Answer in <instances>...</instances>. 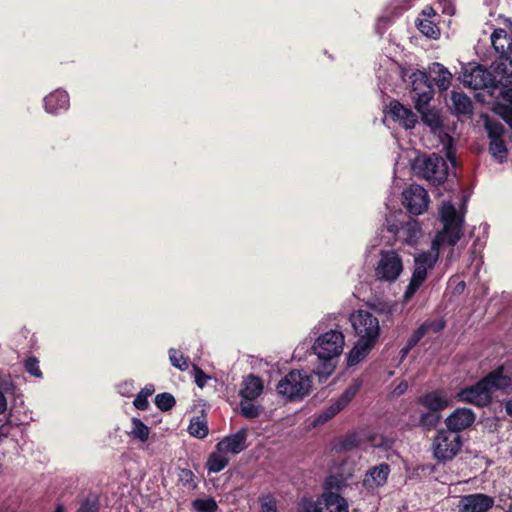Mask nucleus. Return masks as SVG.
I'll return each mask as SVG.
<instances>
[{
  "label": "nucleus",
  "instance_id": "nucleus-1",
  "mask_svg": "<svg viewBox=\"0 0 512 512\" xmlns=\"http://www.w3.org/2000/svg\"><path fill=\"white\" fill-rule=\"evenodd\" d=\"M505 370V366L501 364L475 384L462 388L458 393L459 400L484 408L493 402L495 391L510 394L512 392V375L505 373Z\"/></svg>",
  "mask_w": 512,
  "mask_h": 512
},
{
  "label": "nucleus",
  "instance_id": "nucleus-2",
  "mask_svg": "<svg viewBox=\"0 0 512 512\" xmlns=\"http://www.w3.org/2000/svg\"><path fill=\"white\" fill-rule=\"evenodd\" d=\"M411 98L415 102V109L421 115L423 123L433 131L441 130L443 121L437 110L431 109L430 101L434 96L432 81L425 71L416 70L411 76Z\"/></svg>",
  "mask_w": 512,
  "mask_h": 512
},
{
  "label": "nucleus",
  "instance_id": "nucleus-3",
  "mask_svg": "<svg viewBox=\"0 0 512 512\" xmlns=\"http://www.w3.org/2000/svg\"><path fill=\"white\" fill-rule=\"evenodd\" d=\"M344 346V335L337 330H330L321 334L314 342L312 349L318 356L319 364L314 370L320 382H325L334 372L335 359L342 353Z\"/></svg>",
  "mask_w": 512,
  "mask_h": 512
},
{
  "label": "nucleus",
  "instance_id": "nucleus-4",
  "mask_svg": "<svg viewBox=\"0 0 512 512\" xmlns=\"http://www.w3.org/2000/svg\"><path fill=\"white\" fill-rule=\"evenodd\" d=\"M333 488H339V483L336 477L329 476L324 483V492L317 500L310 497L301 499L299 512H348L347 500L340 494L332 492Z\"/></svg>",
  "mask_w": 512,
  "mask_h": 512
},
{
  "label": "nucleus",
  "instance_id": "nucleus-5",
  "mask_svg": "<svg viewBox=\"0 0 512 512\" xmlns=\"http://www.w3.org/2000/svg\"><path fill=\"white\" fill-rule=\"evenodd\" d=\"M313 384L312 374L306 370H291L277 384L276 389L289 401L302 400L307 396Z\"/></svg>",
  "mask_w": 512,
  "mask_h": 512
},
{
  "label": "nucleus",
  "instance_id": "nucleus-6",
  "mask_svg": "<svg viewBox=\"0 0 512 512\" xmlns=\"http://www.w3.org/2000/svg\"><path fill=\"white\" fill-rule=\"evenodd\" d=\"M413 169L431 185L439 186L448 177V165L443 157L436 153L416 158Z\"/></svg>",
  "mask_w": 512,
  "mask_h": 512
},
{
  "label": "nucleus",
  "instance_id": "nucleus-7",
  "mask_svg": "<svg viewBox=\"0 0 512 512\" xmlns=\"http://www.w3.org/2000/svg\"><path fill=\"white\" fill-rule=\"evenodd\" d=\"M463 446V438L460 434L449 429H440L433 438V456L438 462L452 461Z\"/></svg>",
  "mask_w": 512,
  "mask_h": 512
},
{
  "label": "nucleus",
  "instance_id": "nucleus-8",
  "mask_svg": "<svg viewBox=\"0 0 512 512\" xmlns=\"http://www.w3.org/2000/svg\"><path fill=\"white\" fill-rule=\"evenodd\" d=\"M444 228L439 232L432 243L433 249H439L443 244L454 247L463 236V218L456 212L454 206L450 205L442 213Z\"/></svg>",
  "mask_w": 512,
  "mask_h": 512
},
{
  "label": "nucleus",
  "instance_id": "nucleus-9",
  "mask_svg": "<svg viewBox=\"0 0 512 512\" xmlns=\"http://www.w3.org/2000/svg\"><path fill=\"white\" fill-rule=\"evenodd\" d=\"M358 340L376 345L380 336L379 320L369 311L358 310L350 316Z\"/></svg>",
  "mask_w": 512,
  "mask_h": 512
},
{
  "label": "nucleus",
  "instance_id": "nucleus-10",
  "mask_svg": "<svg viewBox=\"0 0 512 512\" xmlns=\"http://www.w3.org/2000/svg\"><path fill=\"white\" fill-rule=\"evenodd\" d=\"M437 262V254L422 252L414 257V270L409 284L404 292V300H410L427 278L428 270L434 268Z\"/></svg>",
  "mask_w": 512,
  "mask_h": 512
},
{
  "label": "nucleus",
  "instance_id": "nucleus-11",
  "mask_svg": "<svg viewBox=\"0 0 512 512\" xmlns=\"http://www.w3.org/2000/svg\"><path fill=\"white\" fill-rule=\"evenodd\" d=\"M402 271L403 262L396 251L381 252L380 260L375 268V276L378 280L392 283L398 279Z\"/></svg>",
  "mask_w": 512,
  "mask_h": 512
},
{
  "label": "nucleus",
  "instance_id": "nucleus-12",
  "mask_svg": "<svg viewBox=\"0 0 512 512\" xmlns=\"http://www.w3.org/2000/svg\"><path fill=\"white\" fill-rule=\"evenodd\" d=\"M427 191L419 185H412L403 191V204L413 215L422 214L428 207Z\"/></svg>",
  "mask_w": 512,
  "mask_h": 512
},
{
  "label": "nucleus",
  "instance_id": "nucleus-13",
  "mask_svg": "<svg viewBox=\"0 0 512 512\" xmlns=\"http://www.w3.org/2000/svg\"><path fill=\"white\" fill-rule=\"evenodd\" d=\"M494 505V497L484 493H473L460 498L458 510L459 512H488Z\"/></svg>",
  "mask_w": 512,
  "mask_h": 512
},
{
  "label": "nucleus",
  "instance_id": "nucleus-14",
  "mask_svg": "<svg viewBox=\"0 0 512 512\" xmlns=\"http://www.w3.org/2000/svg\"><path fill=\"white\" fill-rule=\"evenodd\" d=\"M248 429L241 428L239 431L233 434H229L222 438L216 444V450L219 452L239 454L248 447L247 443Z\"/></svg>",
  "mask_w": 512,
  "mask_h": 512
},
{
  "label": "nucleus",
  "instance_id": "nucleus-15",
  "mask_svg": "<svg viewBox=\"0 0 512 512\" xmlns=\"http://www.w3.org/2000/svg\"><path fill=\"white\" fill-rule=\"evenodd\" d=\"M387 113L393 121L398 122L405 129H413L418 122L417 115L398 100H392L389 103Z\"/></svg>",
  "mask_w": 512,
  "mask_h": 512
},
{
  "label": "nucleus",
  "instance_id": "nucleus-16",
  "mask_svg": "<svg viewBox=\"0 0 512 512\" xmlns=\"http://www.w3.org/2000/svg\"><path fill=\"white\" fill-rule=\"evenodd\" d=\"M475 413L468 408H457L445 420L447 429L458 433L470 427L475 421Z\"/></svg>",
  "mask_w": 512,
  "mask_h": 512
},
{
  "label": "nucleus",
  "instance_id": "nucleus-17",
  "mask_svg": "<svg viewBox=\"0 0 512 512\" xmlns=\"http://www.w3.org/2000/svg\"><path fill=\"white\" fill-rule=\"evenodd\" d=\"M466 80L467 84L473 89L497 88V83L494 78V71L490 72L482 66H477L472 69Z\"/></svg>",
  "mask_w": 512,
  "mask_h": 512
},
{
  "label": "nucleus",
  "instance_id": "nucleus-18",
  "mask_svg": "<svg viewBox=\"0 0 512 512\" xmlns=\"http://www.w3.org/2000/svg\"><path fill=\"white\" fill-rule=\"evenodd\" d=\"M416 402L417 404L427 408L429 411L436 413L446 409L449 405L448 398L441 390L427 392L419 396Z\"/></svg>",
  "mask_w": 512,
  "mask_h": 512
},
{
  "label": "nucleus",
  "instance_id": "nucleus-19",
  "mask_svg": "<svg viewBox=\"0 0 512 512\" xmlns=\"http://www.w3.org/2000/svg\"><path fill=\"white\" fill-rule=\"evenodd\" d=\"M491 43L499 59L509 60L512 57V41L505 29H495L491 34Z\"/></svg>",
  "mask_w": 512,
  "mask_h": 512
},
{
  "label": "nucleus",
  "instance_id": "nucleus-20",
  "mask_svg": "<svg viewBox=\"0 0 512 512\" xmlns=\"http://www.w3.org/2000/svg\"><path fill=\"white\" fill-rule=\"evenodd\" d=\"M69 95L66 91L57 89L44 98V107L48 113L57 114L69 107Z\"/></svg>",
  "mask_w": 512,
  "mask_h": 512
},
{
  "label": "nucleus",
  "instance_id": "nucleus-21",
  "mask_svg": "<svg viewBox=\"0 0 512 512\" xmlns=\"http://www.w3.org/2000/svg\"><path fill=\"white\" fill-rule=\"evenodd\" d=\"M263 391V382L259 376L250 374L243 381L239 395L243 400L253 401L261 395Z\"/></svg>",
  "mask_w": 512,
  "mask_h": 512
},
{
  "label": "nucleus",
  "instance_id": "nucleus-22",
  "mask_svg": "<svg viewBox=\"0 0 512 512\" xmlns=\"http://www.w3.org/2000/svg\"><path fill=\"white\" fill-rule=\"evenodd\" d=\"M449 109L453 115H470L473 112L471 99L464 92L452 91Z\"/></svg>",
  "mask_w": 512,
  "mask_h": 512
},
{
  "label": "nucleus",
  "instance_id": "nucleus-23",
  "mask_svg": "<svg viewBox=\"0 0 512 512\" xmlns=\"http://www.w3.org/2000/svg\"><path fill=\"white\" fill-rule=\"evenodd\" d=\"M493 71L497 88H508L512 85V57L509 60L499 59Z\"/></svg>",
  "mask_w": 512,
  "mask_h": 512
},
{
  "label": "nucleus",
  "instance_id": "nucleus-24",
  "mask_svg": "<svg viewBox=\"0 0 512 512\" xmlns=\"http://www.w3.org/2000/svg\"><path fill=\"white\" fill-rule=\"evenodd\" d=\"M390 473V466L387 463H381L368 470L364 478V485L372 487L383 486L388 479Z\"/></svg>",
  "mask_w": 512,
  "mask_h": 512
},
{
  "label": "nucleus",
  "instance_id": "nucleus-25",
  "mask_svg": "<svg viewBox=\"0 0 512 512\" xmlns=\"http://www.w3.org/2000/svg\"><path fill=\"white\" fill-rule=\"evenodd\" d=\"M374 347L375 345L373 344L357 340L346 357L347 367L358 365L369 355Z\"/></svg>",
  "mask_w": 512,
  "mask_h": 512
},
{
  "label": "nucleus",
  "instance_id": "nucleus-26",
  "mask_svg": "<svg viewBox=\"0 0 512 512\" xmlns=\"http://www.w3.org/2000/svg\"><path fill=\"white\" fill-rule=\"evenodd\" d=\"M430 72L435 74L433 81L439 88V90L446 91L451 85L452 74L451 72L441 63L434 62L430 67Z\"/></svg>",
  "mask_w": 512,
  "mask_h": 512
},
{
  "label": "nucleus",
  "instance_id": "nucleus-27",
  "mask_svg": "<svg viewBox=\"0 0 512 512\" xmlns=\"http://www.w3.org/2000/svg\"><path fill=\"white\" fill-rule=\"evenodd\" d=\"M225 452L214 450L207 459L206 467L209 473H219L225 469L229 463V458L226 457Z\"/></svg>",
  "mask_w": 512,
  "mask_h": 512
},
{
  "label": "nucleus",
  "instance_id": "nucleus-28",
  "mask_svg": "<svg viewBox=\"0 0 512 512\" xmlns=\"http://www.w3.org/2000/svg\"><path fill=\"white\" fill-rule=\"evenodd\" d=\"M362 387L361 379H354L353 382L344 390V392L336 399L343 409L352 401Z\"/></svg>",
  "mask_w": 512,
  "mask_h": 512
},
{
  "label": "nucleus",
  "instance_id": "nucleus-29",
  "mask_svg": "<svg viewBox=\"0 0 512 512\" xmlns=\"http://www.w3.org/2000/svg\"><path fill=\"white\" fill-rule=\"evenodd\" d=\"M132 428L128 435L134 439L144 443L149 439L150 429L139 418L133 417L131 419Z\"/></svg>",
  "mask_w": 512,
  "mask_h": 512
},
{
  "label": "nucleus",
  "instance_id": "nucleus-30",
  "mask_svg": "<svg viewBox=\"0 0 512 512\" xmlns=\"http://www.w3.org/2000/svg\"><path fill=\"white\" fill-rule=\"evenodd\" d=\"M188 431L191 436L199 439L205 438L209 433L206 420L198 416L191 419Z\"/></svg>",
  "mask_w": 512,
  "mask_h": 512
},
{
  "label": "nucleus",
  "instance_id": "nucleus-31",
  "mask_svg": "<svg viewBox=\"0 0 512 512\" xmlns=\"http://www.w3.org/2000/svg\"><path fill=\"white\" fill-rule=\"evenodd\" d=\"M192 509L195 512H216L218 504L213 497L196 498L191 502Z\"/></svg>",
  "mask_w": 512,
  "mask_h": 512
},
{
  "label": "nucleus",
  "instance_id": "nucleus-32",
  "mask_svg": "<svg viewBox=\"0 0 512 512\" xmlns=\"http://www.w3.org/2000/svg\"><path fill=\"white\" fill-rule=\"evenodd\" d=\"M418 30L428 38L438 39L440 36L439 27L430 19H418L417 23Z\"/></svg>",
  "mask_w": 512,
  "mask_h": 512
},
{
  "label": "nucleus",
  "instance_id": "nucleus-33",
  "mask_svg": "<svg viewBox=\"0 0 512 512\" xmlns=\"http://www.w3.org/2000/svg\"><path fill=\"white\" fill-rule=\"evenodd\" d=\"M440 419L441 416L439 413L428 410L427 412H424L420 415L417 425L421 427L423 430L430 431L431 429L437 426Z\"/></svg>",
  "mask_w": 512,
  "mask_h": 512
},
{
  "label": "nucleus",
  "instance_id": "nucleus-34",
  "mask_svg": "<svg viewBox=\"0 0 512 512\" xmlns=\"http://www.w3.org/2000/svg\"><path fill=\"white\" fill-rule=\"evenodd\" d=\"M489 151L499 162L506 160L508 150L503 139L490 140Z\"/></svg>",
  "mask_w": 512,
  "mask_h": 512
},
{
  "label": "nucleus",
  "instance_id": "nucleus-35",
  "mask_svg": "<svg viewBox=\"0 0 512 512\" xmlns=\"http://www.w3.org/2000/svg\"><path fill=\"white\" fill-rule=\"evenodd\" d=\"M175 404V397L171 393L162 392L155 396V405L163 412L170 411Z\"/></svg>",
  "mask_w": 512,
  "mask_h": 512
},
{
  "label": "nucleus",
  "instance_id": "nucleus-36",
  "mask_svg": "<svg viewBox=\"0 0 512 512\" xmlns=\"http://www.w3.org/2000/svg\"><path fill=\"white\" fill-rule=\"evenodd\" d=\"M359 446L358 436L354 433L344 436L336 445V449L339 452L351 451Z\"/></svg>",
  "mask_w": 512,
  "mask_h": 512
},
{
  "label": "nucleus",
  "instance_id": "nucleus-37",
  "mask_svg": "<svg viewBox=\"0 0 512 512\" xmlns=\"http://www.w3.org/2000/svg\"><path fill=\"white\" fill-rule=\"evenodd\" d=\"M485 128L490 140L503 139L505 128L501 123L496 121H486Z\"/></svg>",
  "mask_w": 512,
  "mask_h": 512
},
{
  "label": "nucleus",
  "instance_id": "nucleus-38",
  "mask_svg": "<svg viewBox=\"0 0 512 512\" xmlns=\"http://www.w3.org/2000/svg\"><path fill=\"white\" fill-rule=\"evenodd\" d=\"M169 359L171 364L181 371L188 369V359L184 357L183 353L175 348L169 350Z\"/></svg>",
  "mask_w": 512,
  "mask_h": 512
},
{
  "label": "nucleus",
  "instance_id": "nucleus-39",
  "mask_svg": "<svg viewBox=\"0 0 512 512\" xmlns=\"http://www.w3.org/2000/svg\"><path fill=\"white\" fill-rule=\"evenodd\" d=\"M343 408L334 401L331 405L325 408L323 412H321L317 418L316 423L318 424H324L325 422L332 419L334 416H336Z\"/></svg>",
  "mask_w": 512,
  "mask_h": 512
},
{
  "label": "nucleus",
  "instance_id": "nucleus-40",
  "mask_svg": "<svg viewBox=\"0 0 512 512\" xmlns=\"http://www.w3.org/2000/svg\"><path fill=\"white\" fill-rule=\"evenodd\" d=\"M446 320L444 318L439 319H427L421 326L424 328L426 334L428 333H439L446 327Z\"/></svg>",
  "mask_w": 512,
  "mask_h": 512
},
{
  "label": "nucleus",
  "instance_id": "nucleus-41",
  "mask_svg": "<svg viewBox=\"0 0 512 512\" xmlns=\"http://www.w3.org/2000/svg\"><path fill=\"white\" fill-rule=\"evenodd\" d=\"M241 414L247 419H255L260 415V408L253 404L251 401L241 400L240 403Z\"/></svg>",
  "mask_w": 512,
  "mask_h": 512
},
{
  "label": "nucleus",
  "instance_id": "nucleus-42",
  "mask_svg": "<svg viewBox=\"0 0 512 512\" xmlns=\"http://www.w3.org/2000/svg\"><path fill=\"white\" fill-rule=\"evenodd\" d=\"M397 305L395 303L389 302H378L371 306V308L378 314L384 315L387 320L393 315L396 311Z\"/></svg>",
  "mask_w": 512,
  "mask_h": 512
},
{
  "label": "nucleus",
  "instance_id": "nucleus-43",
  "mask_svg": "<svg viewBox=\"0 0 512 512\" xmlns=\"http://www.w3.org/2000/svg\"><path fill=\"white\" fill-rule=\"evenodd\" d=\"M25 371L36 378H42L43 374L39 367V360L34 357H28L24 362Z\"/></svg>",
  "mask_w": 512,
  "mask_h": 512
},
{
  "label": "nucleus",
  "instance_id": "nucleus-44",
  "mask_svg": "<svg viewBox=\"0 0 512 512\" xmlns=\"http://www.w3.org/2000/svg\"><path fill=\"white\" fill-rule=\"evenodd\" d=\"M261 512H277V504L271 495L259 497Z\"/></svg>",
  "mask_w": 512,
  "mask_h": 512
},
{
  "label": "nucleus",
  "instance_id": "nucleus-45",
  "mask_svg": "<svg viewBox=\"0 0 512 512\" xmlns=\"http://www.w3.org/2000/svg\"><path fill=\"white\" fill-rule=\"evenodd\" d=\"M99 501L97 498H87L81 502L76 512H99Z\"/></svg>",
  "mask_w": 512,
  "mask_h": 512
},
{
  "label": "nucleus",
  "instance_id": "nucleus-46",
  "mask_svg": "<svg viewBox=\"0 0 512 512\" xmlns=\"http://www.w3.org/2000/svg\"><path fill=\"white\" fill-rule=\"evenodd\" d=\"M133 405L138 409V410H147L148 407H149V401H148V396L143 394L142 392H139L134 401H133Z\"/></svg>",
  "mask_w": 512,
  "mask_h": 512
},
{
  "label": "nucleus",
  "instance_id": "nucleus-47",
  "mask_svg": "<svg viewBox=\"0 0 512 512\" xmlns=\"http://www.w3.org/2000/svg\"><path fill=\"white\" fill-rule=\"evenodd\" d=\"M194 371L195 383L197 384L198 387L203 388L206 385L207 380L210 379V377L206 375L205 372L197 366H194Z\"/></svg>",
  "mask_w": 512,
  "mask_h": 512
},
{
  "label": "nucleus",
  "instance_id": "nucleus-48",
  "mask_svg": "<svg viewBox=\"0 0 512 512\" xmlns=\"http://www.w3.org/2000/svg\"><path fill=\"white\" fill-rule=\"evenodd\" d=\"M426 335L424 328L420 325L408 338L407 342H409L412 346H416L421 339Z\"/></svg>",
  "mask_w": 512,
  "mask_h": 512
},
{
  "label": "nucleus",
  "instance_id": "nucleus-49",
  "mask_svg": "<svg viewBox=\"0 0 512 512\" xmlns=\"http://www.w3.org/2000/svg\"><path fill=\"white\" fill-rule=\"evenodd\" d=\"M119 393L123 396H131L134 390L133 381H124L118 385Z\"/></svg>",
  "mask_w": 512,
  "mask_h": 512
},
{
  "label": "nucleus",
  "instance_id": "nucleus-50",
  "mask_svg": "<svg viewBox=\"0 0 512 512\" xmlns=\"http://www.w3.org/2000/svg\"><path fill=\"white\" fill-rule=\"evenodd\" d=\"M500 116L512 128V105H503Z\"/></svg>",
  "mask_w": 512,
  "mask_h": 512
},
{
  "label": "nucleus",
  "instance_id": "nucleus-51",
  "mask_svg": "<svg viewBox=\"0 0 512 512\" xmlns=\"http://www.w3.org/2000/svg\"><path fill=\"white\" fill-rule=\"evenodd\" d=\"M180 480L184 484H190L194 480V473L189 469H182L180 473Z\"/></svg>",
  "mask_w": 512,
  "mask_h": 512
},
{
  "label": "nucleus",
  "instance_id": "nucleus-52",
  "mask_svg": "<svg viewBox=\"0 0 512 512\" xmlns=\"http://www.w3.org/2000/svg\"><path fill=\"white\" fill-rule=\"evenodd\" d=\"M422 15L425 17L424 19H430L434 16H436V11L431 6H426L422 10Z\"/></svg>",
  "mask_w": 512,
  "mask_h": 512
},
{
  "label": "nucleus",
  "instance_id": "nucleus-53",
  "mask_svg": "<svg viewBox=\"0 0 512 512\" xmlns=\"http://www.w3.org/2000/svg\"><path fill=\"white\" fill-rule=\"evenodd\" d=\"M414 348V346H412L409 342L406 341L405 345L401 348L400 350V356L401 358H405L407 357V355L409 354V352Z\"/></svg>",
  "mask_w": 512,
  "mask_h": 512
},
{
  "label": "nucleus",
  "instance_id": "nucleus-54",
  "mask_svg": "<svg viewBox=\"0 0 512 512\" xmlns=\"http://www.w3.org/2000/svg\"><path fill=\"white\" fill-rule=\"evenodd\" d=\"M408 389V383L406 381H402L395 389L397 395H401L406 392Z\"/></svg>",
  "mask_w": 512,
  "mask_h": 512
},
{
  "label": "nucleus",
  "instance_id": "nucleus-55",
  "mask_svg": "<svg viewBox=\"0 0 512 512\" xmlns=\"http://www.w3.org/2000/svg\"><path fill=\"white\" fill-rule=\"evenodd\" d=\"M140 392H142L143 394H145L148 397H150L155 392L154 385L153 384H147L144 388L141 389Z\"/></svg>",
  "mask_w": 512,
  "mask_h": 512
},
{
  "label": "nucleus",
  "instance_id": "nucleus-56",
  "mask_svg": "<svg viewBox=\"0 0 512 512\" xmlns=\"http://www.w3.org/2000/svg\"><path fill=\"white\" fill-rule=\"evenodd\" d=\"M7 401L3 392L0 391V414L6 410Z\"/></svg>",
  "mask_w": 512,
  "mask_h": 512
},
{
  "label": "nucleus",
  "instance_id": "nucleus-57",
  "mask_svg": "<svg viewBox=\"0 0 512 512\" xmlns=\"http://www.w3.org/2000/svg\"><path fill=\"white\" fill-rule=\"evenodd\" d=\"M505 412L508 416L512 417V398L508 399L505 404Z\"/></svg>",
  "mask_w": 512,
  "mask_h": 512
},
{
  "label": "nucleus",
  "instance_id": "nucleus-58",
  "mask_svg": "<svg viewBox=\"0 0 512 512\" xmlns=\"http://www.w3.org/2000/svg\"><path fill=\"white\" fill-rule=\"evenodd\" d=\"M8 433H9V431H8V428L6 427V425L0 426V438L6 437L8 435Z\"/></svg>",
  "mask_w": 512,
  "mask_h": 512
},
{
  "label": "nucleus",
  "instance_id": "nucleus-59",
  "mask_svg": "<svg viewBox=\"0 0 512 512\" xmlns=\"http://www.w3.org/2000/svg\"><path fill=\"white\" fill-rule=\"evenodd\" d=\"M64 511H65L64 506L62 504H59V505H57L54 512H64Z\"/></svg>",
  "mask_w": 512,
  "mask_h": 512
},
{
  "label": "nucleus",
  "instance_id": "nucleus-60",
  "mask_svg": "<svg viewBox=\"0 0 512 512\" xmlns=\"http://www.w3.org/2000/svg\"><path fill=\"white\" fill-rule=\"evenodd\" d=\"M508 101L510 103V105H512V89L509 90V93H508Z\"/></svg>",
  "mask_w": 512,
  "mask_h": 512
},
{
  "label": "nucleus",
  "instance_id": "nucleus-61",
  "mask_svg": "<svg viewBox=\"0 0 512 512\" xmlns=\"http://www.w3.org/2000/svg\"><path fill=\"white\" fill-rule=\"evenodd\" d=\"M505 512H512V504L508 506V509Z\"/></svg>",
  "mask_w": 512,
  "mask_h": 512
},
{
  "label": "nucleus",
  "instance_id": "nucleus-62",
  "mask_svg": "<svg viewBox=\"0 0 512 512\" xmlns=\"http://www.w3.org/2000/svg\"><path fill=\"white\" fill-rule=\"evenodd\" d=\"M459 285H461L462 289H464V287H465V283L464 282H461Z\"/></svg>",
  "mask_w": 512,
  "mask_h": 512
}]
</instances>
